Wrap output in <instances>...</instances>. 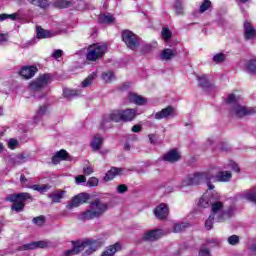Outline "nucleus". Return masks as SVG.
<instances>
[{"label":"nucleus","mask_w":256,"mask_h":256,"mask_svg":"<svg viewBox=\"0 0 256 256\" xmlns=\"http://www.w3.org/2000/svg\"><path fill=\"white\" fill-rule=\"evenodd\" d=\"M247 69L250 73H256V60H250L247 64Z\"/></svg>","instance_id":"obj_46"},{"label":"nucleus","mask_w":256,"mask_h":256,"mask_svg":"<svg viewBox=\"0 0 256 256\" xmlns=\"http://www.w3.org/2000/svg\"><path fill=\"white\" fill-rule=\"evenodd\" d=\"M53 81V76L51 74H40L35 80L30 83V89L32 91H41L45 89L47 85Z\"/></svg>","instance_id":"obj_9"},{"label":"nucleus","mask_w":256,"mask_h":256,"mask_svg":"<svg viewBox=\"0 0 256 256\" xmlns=\"http://www.w3.org/2000/svg\"><path fill=\"white\" fill-rule=\"evenodd\" d=\"M48 111L47 105L40 106L36 115L34 116V123H39V121H41V119L47 115Z\"/></svg>","instance_id":"obj_32"},{"label":"nucleus","mask_w":256,"mask_h":256,"mask_svg":"<svg viewBox=\"0 0 256 256\" xmlns=\"http://www.w3.org/2000/svg\"><path fill=\"white\" fill-rule=\"evenodd\" d=\"M45 247H49V242L47 241H36L24 244L20 247V251H29L33 249H45Z\"/></svg>","instance_id":"obj_16"},{"label":"nucleus","mask_w":256,"mask_h":256,"mask_svg":"<svg viewBox=\"0 0 256 256\" xmlns=\"http://www.w3.org/2000/svg\"><path fill=\"white\" fill-rule=\"evenodd\" d=\"M72 249L66 250L64 252V256H73V255H79V253H81V251H83V245L79 243V241L77 242H72Z\"/></svg>","instance_id":"obj_28"},{"label":"nucleus","mask_w":256,"mask_h":256,"mask_svg":"<svg viewBox=\"0 0 256 256\" xmlns=\"http://www.w3.org/2000/svg\"><path fill=\"white\" fill-rule=\"evenodd\" d=\"M99 185V179L97 177H90L86 183L87 187H97Z\"/></svg>","instance_id":"obj_44"},{"label":"nucleus","mask_w":256,"mask_h":256,"mask_svg":"<svg viewBox=\"0 0 256 256\" xmlns=\"http://www.w3.org/2000/svg\"><path fill=\"white\" fill-rule=\"evenodd\" d=\"M223 169H232V171H235V173H239L241 171L237 163L233 162V160H229L224 168L214 166L210 169L212 172L218 171L216 175L213 174L211 181H218V183H229L233 177V174H231L229 171H223Z\"/></svg>","instance_id":"obj_6"},{"label":"nucleus","mask_w":256,"mask_h":256,"mask_svg":"<svg viewBox=\"0 0 256 256\" xmlns=\"http://www.w3.org/2000/svg\"><path fill=\"white\" fill-rule=\"evenodd\" d=\"M174 9L176 11V15H183V1L176 0L174 4Z\"/></svg>","instance_id":"obj_39"},{"label":"nucleus","mask_w":256,"mask_h":256,"mask_svg":"<svg viewBox=\"0 0 256 256\" xmlns=\"http://www.w3.org/2000/svg\"><path fill=\"white\" fill-rule=\"evenodd\" d=\"M38 71H39V68H37V66H34V65L23 66L19 71V75L23 79H33V77H35Z\"/></svg>","instance_id":"obj_13"},{"label":"nucleus","mask_w":256,"mask_h":256,"mask_svg":"<svg viewBox=\"0 0 256 256\" xmlns=\"http://www.w3.org/2000/svg\"><path fill=\"white\" fill-rule=\"evenodd\" d=\"M76 184L81 185V183H85L87 181V178L84 175H79L75 178Z\"/></svg>","instance_id":"obj_52"},{"label":"nucleus","mask_w":256,"mask_h":256,"mask_svg":"<svg viewBox=\"0 0 256 256\" xmlns=\"http://www.w3.org/2000/svg\"><path fill=\"white\" fill-rule=\"evenodd\" d=\"M20 182L22 183V185H25V183L27 182V178H25V175H21L20 176Z\"/></svg>","instance_id":"obj_62"},{"label":"nucleus","mask_w":256,"mask_h":256,"mask_svg":"<svg viewBox=\"0 0 256 256\" xmlns=\"http://www.w3.org/2000/svg\"><path fill=\"white\" fill-rule=\"evenodd\" d=\"M199 87L203 89L206 93H211L213 89H215V86L212 85L211 81H209V76L207 75H201L197 77Z\"/></svg>","instance_id":"obj_15"},{"label":"nucleus","mask_w":256,"mask_h":256,"mask_svg":"<svg viewBox=\"0 0 256 256\" xmlns=\"http://www.w3.org/2000/svg\"><path fill=\"white\" fill-rule=\"evenodd\" d=\"M63 95L66 99H73V97H77V95H79V92H77V90L65 88L63 90Z\"/></svg>","instance_id":"obj_37"},{"label":"nucleus","mask_w":256,"mask_h":256,"mask_svg":"<svg viewBox=\"0 0 256 256\" xmlns=\"http://www.w3.org/2000/svg\"><path fill=\"white\" fill-rule=\"evenodd\" d=\"M7 19H10V21H21V19H23V15H21V10H18L16 13L13 14H0V23H3V21H7Z\"/></svg>","instance_id":"obj_23"},{"label":"nucleus","mask_w":256,"mask_h":256,"mask_svg":"<svg viewBox=\"0 0 256 256\" xmlns=\"http://www.w3.org/2000/svg\"><path fill=\"white\" fill-rule=\"evenodd\" d=\"M226 103L229 106V113L231 117H235L236 119H241V117L253 115L255 113V109L241 106L235 94H229L226 99Z\"/></svg>","instance_id":"obj_4"},{"label":"nucleus","mask_w":256,"mask_h":256,"mask_svg":"<svg viewBox=\"0 0 256 256\" xmlns=\"http://www.w3.org/2000/svg\"><path fill=\"white\" fill-rule=\"evenodd\" d=\"M187 227H189V223L187 222L176 223L173 227V233H181V231H185Z\"/></svg>","instance_id":"obj_35"},{"label":"nucleus","mask_w":256,"mask_h":256,"mask_svg":"<svg viewBox=\"0 0 256 256\" xmlns=\"http://www.w3.org/2000/svg\"><path fill=\"white\" fill-rule=\"evenodd\" d=\"M213 223H217V220H215L214 216L210 214L209 218L205 222L207 231H211V229H213Z\"/></svg>","instance_id":"obj_41"},{"label":"nucleus","mask_w":256,"mask_h":256,"mask_svg":"<svg viewBox=\"0 0 256 256\" xmlns=\"http://www.w3.org/2000/svg\"><path fill=\"white\" fill-rule=\"evenodd\" d=\"M90 195L88 193H80L76 196H74L70 202L66 205V208L71 210L75 209V207H79L80 205H83L86 201H89Z\"/></svg>","instance_id":"obj_12"},{"label":"nucleus","mask_w":256,"mask_h":256,"mask_svg":"<svg viewBox=\"0 0 256 256\" xmlns=\"http://www.w3.org/2000/svg\"><path fill=\"white\" fill-rule=\"evenodd\" d=\"M218 149L220 151H228L229 150V144H227V143L218 144Z\"/></svg>","instance_id":"obj_57"},{"label":"nucleus","mask_w":256,"mask_h":256,"mask_svg":"<svg viewBox=\"0 0 256 256\" xmlns=\"http://www.w3.org/2000/svg\"><path fill=\"white\" fill-rule=\"evenodd\" d=\"M128 101H130V103H135V105H145V103H147V98L135 92H129Z\"/></svg>","instance_id":"obj_22"},{"label":"nucleus","mask_w":256,"mask_h":256,"mask_svg":"<svg viewBox=\"0 0 256 256\" xmlns=\"http://www.w3.org/2000/svg\"><path fill=\"white\" fill-rule=\"evenodd\" d=\"M52 163H53V165H59V163H61V158H59V156L57 154H55L52 157Z\"/></svg>","instance_id":"obj_58"},{"label":"nucleus","mask_w":256,"mask_h":256,"mask_svg":"<svg viewBox=\"0 0 256 256\" xmlns=\"http://www.w3.org/2000/svg\"><path fill=\"white\" fill-rule=\"evenodd\" d=\"M105 53H107V44L96 43L88 47L86 59L88 61H97L98 59L103 58Z\"/></svg>","instance_id":"obj_8"},{"label":"nucleus","mask_w":256,"mask_h":256,"mask_svg":"<svg viewBox=\"0 0 256 256\" xmlns=\"http://www.w3.org/2000/svg\"><path fill=\"white\" fill-rule=\"evenodd\" d=\"M228 243L229 245H238L239 243V236L232 235L228 237Z\"/></svg>","instance_id":"obj_47"},{"label":"nucleus","mask_w":256,"mask_h":256,"mask_svg":"<svg viewBox=\"0 0 256 256\" xmlns=\"http://www.w3.org/2000/svg\"><path fill=\"white\" fill-rule=\"evenodd\" d=\"M176 55L177 50L166 48L160 53L159 59L160 61H171Z\"/></svg>","instance_id":"obj_25"},{"label":"nucleus","mask_w":256,"mask_h":256,"mask_svg":"<svg viewBox=\"0 0 256 256\" xmlns=\"http://www.w3.org/2000/svg\"><path fill=\"white\" fill-rule=\"evenodd\" d=\"M154 215L157 219H167L169 215V206L165 203H161L154 209Z\"/></svg>","instance_id":"obj_17"},{"label":"nucleus","mask_w":256,"mask_h":256,"mask_svg":"<svg viewBox=\"0 0 256 256\" xmlns=\"http://www.w3.org/2000/svg\"><path fill=\"white\" fill-rule=\"evenodd\" d=\"M211 179H213V172L211 170H207L205 172H195L194 174H188L182 180V187H191L193 185H201V183H206L208 189L213 191L215 186L211 183Z\"/></svg>","instance_id":"obj_3"},{"label":"nucleus","mask_w":256,"mask_h":256,"mask_svg":"<svg viewBox=\"0 0 256 256\" xmlns=\"http://www.w3.org/2000/svg\"><path fill=\"white\" fill-rule=\"evenodd\" d=\"M117 175H123V169L113 167L105 174L104 181H113Z\"/></svg>","instance_id":"obj_27"},{"label":"nucleus","mask_w":256,"mask_h":256,"mask_svg":"<svg viewBox=\"0 0 256 256\" xmlns=\"http://www.w3.org/2000/svg\"><path fill=\"white\" fill-rule=\"evenodd\" d=\"M113 21H115V17H113V15L109 13L102 14L98 17L99 23L109 24V23H113Z\"/></svg>","instance_id":"obj_33"},{"label":"nucleus","mask_w":256,"mask_h":256,"mask_svg":"<svg viewBox=\"0 0 256 256\" xmlns=\"http://www.w3.org/2000/svg\"><path fill=\"white\" fill-rule=\"evenodd\" d=\"M30 188H32L33 191H38L39 193H47V191H49V189H51V185H49V184H44V185L35 184V185H32Z\"/></svg>","instance_id":"obj_34"},{"label":"nucleus","mask_w":256,"mask_h":256,"mask_svg":"<svg viewBox=\"0 0 256 256\" xmlns=\"http://www.w3.org/2000/svg\"><path fill=\"white\" fill-rule=\"evenodd\" d=\"M137 117V110L126 109V110H114L110 114L104 115L101 127L102 129H109L111 127V121L119 123L121 121H133Z\"/></svg>","instance_id":"obj_1"},{"label":"nucleus","mask_w":256,"mask_h":256,"mask_svg":"<svg viewBox=\"0 0 256 256\" xmlns=\"http://www.w3.org/2000/svg\"><path fill=\"white\" fill-rule=\"evenodd\" d=\"M93 171H94L93 167H91V166H86L83 169L84 175H91V174H93Z\"/></svg>","instance_id":"obj_56"},{"label":"nucleus","mask_w":256,"mask_h":256,"mask_svg":"<svg viewBox=\"0 0 256 256\" xmlns=\"http://www.w3.org/2000/svg\"><path fill=\"white\" fill-rule=\"evenodd\" d=\"M161 35L164 41H169V39H171V30H169V28H163Z\"/></svg>","instance_id":"obj_45"},{"label":"nucleus","mask_w":256,"mask_h":256,"mask_svg":"<svg viewBox=\"0 0 256 256\" xmlns=\"http://www.w3.org/2000/svg\"><path fill=\"white\" fill-rule=\"evenodd\" d=\"M7 34L0 33V43H7Z\"/></svg>","instance_id":"obj_61"},{"label":"nucleus","mask_w":256,"mask_h":256,"mask_svg":"<svg viewBox=\"0 0 256 256\" xmlns=\"http://www.w3.org/2000/svg\"><path fill=\"white\" fill-rule=\"evenodd\" d=\"M6 201H9V203H14L11 207L12 211L21 213V211L25 209V201H33V196L27 192L9 194L6 196Z\"/></svg>","instance_id":"obj_7"},{"label":"nucleus","mask_w":256,"mask_h":256,"mask_svg":"<svg viewBox=\"0 0 256 256\" xmlns=\"http://www.w3.org/2000/svg\"><path fill=\"white\" fill-rule=\"evenodd\" d=\"M117 251H121V243L116 242L113 245L106 247L101 256H115Z\"/></svg>","instance_id":"obj_26"},{"label":"nucleus","mask_w":256,"mask_h":256,"mask_svg":"<svg viewBox=\"0 0 256 256\" xmlns=\"http://www.w3.org/2000/svg\"><path fill=\"white\" fill-rule=\"evenodd\" d=\"M59 5H60V7H62L63 9H65V8L69 7L70 3H69V1L60 0V1H59Z\"/></svg>","instance_id":"obj_60"},{"label":"nucleus","mask_w":256,"mask_h":256,"mask_svg":"<svg viewBox=\"0 0 256 256\" xmlns=\"http://www.w3.org/2000/svg\"><path fill=\"white\" fill-rule=\"evenodd\" d=\"M52 57L53 59H61V57H63V50L61 49L54 50L52 53Z\"/></svg>","instance_id":"obj_50"},{"label":"nucleus","mask_w":256,"mask_h":256,"mask_svg":"<svg viewBox=\"0 0 256 256\" xmlns=\"http://www.w3.org/2000/svg\"><path fill=\"white\" fill-rule=\"evenodd\" d=\"M95 77H97V73L93 72L90 74L82 83V87H91L93 81H95Z\"/></svg>","instance_id":"obj_36"},{"label":"nucleus","mask_w":256,"mask_h":256,"mask_svg":"<svg viewBox=\"0 0 256 256\" xmlns=\"http://www.w3.org/2000/svg\"><path fill=\"white\" fill-rule=\"evenodd\" d=\"M236 2L239 5L242 13H245V8L243 7V5H245L247 2H249V0H236Z\"/></svg>","instance_id":"obj_53"},{"label":"nucleus","mask_w":256,"mask_h":256,"mask_svg":"<svg viewBox=\"0 0 256 256\" xmlns=\"http://www.w3.org/2000/svg\"><path fill=\"white\" fill-rule=\"evenodd\" d=\"M141 129H142L141 125L136 124V125H134V126L132 127V132H133V133H141Z\"/></svg>","instance_id":"obj_59"},{"label":"nucleus","mask_w":256,"mask_h":256,"mask_svg":"<svg viewBox=\"0 0 256 256\" xmlns=\"http://www.w3.org/2000/svg\"><path fill=\"white\" fill-rule=\"evenodd\" d=\"M212 59L214 63H223V61H225L226 59V56L223 52H219L215 54Z\"/></svg>","instance_id":"obj_43"},{"label":"nucleus","mask_w":256,"mask_h":256,"mask_svg":"<svg viewBox=\"0 0 256 256\" xmlns=\"http://www.w3.org/2000/svg\"><path fill=\"white\" fill-rule=\"evenodd\" d=\"M102 79L105 83H111L115 81V74L112 71H107L102 74Z\"/></svg>","instance_id":"obj_38"},{"label":"nucleus","mask_w":256,"mask_h":256,"mask_svg":"<svg viewBox=\"0 0 256 256\" xmlns=\"http://www.w3.org/2000/svg\"><path fill=\"white\" fill-rule=\"evenodd\" d=\"M56 155L59 157L60 161H65L67 159L68 153L64 149H62L56 152Z\"/></svg>","instance_id":"obj_48"},{"label":"nucleus","mask_w":256,"mask_h":256,"mask_svg":"<svg viewBox=\"0 0 256 256\" xmlns=\"http://www.w3.org/2000/svg\"><path fill=\"white\" fill-rule=\"evenodd\" d=\"M215 200V196L206 192L199 199L198 207H202L203 209H207V207H211L213 205V201Z\"/></svg>","instance_id":"obj_18"},{"label":"nucleus","mask_w":256,"mask_h":256,"mask_svg":"<svg viewBox=\"0 0 256 256\" xmlns=\"http://www.w3.org/2000/svg\"><path fill=\"white\" fill-rule=\"evenodd\" d=\"M3 149H4L3 143L0 142V153H3Z\"/></svg>","instance_id":"obj_64"},{"label":"nucleus","mask_w":256,"mask_h":256,"mask_svg":"<svg viewBox=\"0 0 256 256\" xmlns=\"http://www.w3.org/2000/svg\"><path fill=\"white\" fill-rule=\"evenodd\" d=\"M80 245H82V251H85V255H91L92 253H95L97 249L103 245L102 240H85V241H78Z\"/></svg>","instance_id":"obj_11"},{"label":"nucleus","mask_w":256,"mask_h":256,"mask_svg":"<svg viewBox=\"0 0 256 256\" xmlns=\"http://www.w3.org/2000/svg\"><path fill=\"white\" fill-rule=\"evenodd\" d=\"M127 185H125V184H120V185H118L117 186V188H116V191H117V193H119V194H123V193H127Z\"/></svg>","instance_id":"obj_51"},{"label":"nucleus","mask_w":256,"mask_h":256,"mask_svg":"<svg viewBox=\"0 0 256 256\" xmlns=\"http://www.w3.org/2000/svg\"><path fill=\"white\" fill-rule=\"evenodd\" d=\"M148 138L152 145H157V136L155 134H149Z\"/></svg>","instance_id":"obj_55"},{"label":"nucleus","mask_w":256,"mask_h":256,"mask_svg":"<svg viewBox=\"0 0 256 256\" xmlns=\"http://www.w3.org/2000/svg\"><path fill=\"white\" fill-rule=\"evenodd\" d=\"M124 149H126V151H129V149H131V147L129 146V143H126L124 145Z\"/></svg>","instance_id":"obj_63"},{"label":"nucleus","mask_w":256,"mask_h":256,"mask_svg":"<svg viewBox=\"0 0 256 256\" xmlns=\"http://www.w3.org/2000/svg\"><path fill=\"white\" fill-rule=\"evenodd\" d=\"M163 159L169 163H175L181 159V154H179L177 150L173 149L164 154Z\"/></svg>","instance_id":"obj_24"},{"label":"nucleus","mask_w":256,"mask_h":256,"mask_svg":"<svg viewBox=\"0 0 256 256\" xmlns=\"http://www.w3.org/2000/svg\"><path fill=\"white\" fill-rule=\"evenodd\" d=\"M199 256H211V252L207 248H202L199 251Z\"/></svg>","instance_id":"obj_54"},{"label":"nucleus","mask_w":256,"mask_h":256,"mask_svg":"<svg viewBox=\"0 0 256 256\" xmlns=\"http://www.w3.org/2000/svg\"><path fill=\"white\" fill-rule=\"evenodd\" d=\"M209 9H211V2L209 0H203L199 8V13H205Z\"/></svg>","instance_id":"obj_40"},{"label":"nucleus","mask_w":256,"mask_h":256,"mask_svg":"<svg viewBox=\"0 0 256 256\" xmlns=\"http://www.w3.org/2000/svg\"><path fill=\"white\" fill-rule=\"evenodd\" d=\"M107 209H109V205L101 201V199L96 198L94 201L90 202L88 209L78 215V219L80 221H92L93 219H99V217L103 216L107 212Z\"/></svg>","instance_id":"obj_2"},{"label":"nucleus","mask_w":256,"mask_h":256,"mask_svg":"<svg viewBox=\"0 0 256 256\" xmlns=\"http://www.w3.org/2000/svg\"><path fill=\"white\" fill-rule=\"evenodd\" d=\"M17 145H19V141H17V139H15V138H12L8 141L9 149H15L17 147Z\"/></svg>","instance_id":"obj_49"},{"label":"nucleus","mask_w":256,"mask_h":256,"mask_svg":"<svg viewBox=\"0 0 256 256\" xmlns=\"http://www.w3.org/2000/svg\"><path fill=\"white\" fill-rule=\"evenodd\" d=\"M122 41L132 51L139 47V38L131 30H124L122 32Z\"/></svg>","instance_id":"obj_10"},{"label":"nucleus","mask_w":256,"mask_h":256,"mask_svg":"<svg viewBox=\"0 0 256 256\" xmlns=\"http://www.w3.org/2000/svg\"><path fill=\"white\" fill-rule=\"evenodd\" d=\"M160 237H163V230L156 229L147 231L144 234L143 239L144 241H157V239H160Z\"/></svg>","instance_id":"obj_20"},{"label":"nucleus","mask_w":256,"mask_h":256,"mask_svg":"<svg viewBox=\"0 0 256 256\" xmlns=\"http://www.w3.org/2000/svg\"><path fill=\"white\" fill-rule=\"evenodd\" d=\"M56 35H59V31H51L41 26H36L37 39H50V37H56Z\"/></svg>","instance_id":"obj_14"},{"label":"nucleus","mask_w":256,"mask_h":256,"mask_svg":"<svg viewBox=\"0 0 256 256\" xmlns=\"http://www.w3.org/2000/svg\"><path fill=\"white\" fill-rule=\"evenodd\" d=\"M66 194L67 191L65 190H56L55 192L48 194V197L53 201V203H61V199H63Z\"/></svg>","instance_id":"obj_29"},{"label":"nucleus","mask_w":256,"mask_h":256,"mask_svg":"<svg viewBox=\"0 0 256 256\" xmlns=\"http://www.w3.org/2000/svg\"><path fill=\"white\" fill-rule=\"evenodd\" d=\"M235 207L230 206L225 208L223 202L219 201V196H215L214 201L211 205V214L215 218L216 223H223L225 219L233 216Z\"/></svg>","instance_id":"obj_5"},{"label":"nucleus","mask_w":256,"mask_h":256,"mask_svg":"<svg viewBox=\"0 0 256 256\" xmlns=\"http://www.w3.org/2000/svg\"><path fill=\"white\" fill-rule=\"evenodd\" d=\"M27 161H29V154L22 153L11 156L9 163H11L12 165H23V163H27Z\"/></svg>","instance_id":"obj_21"},{"label":"nucleus","mask_w":256,"mask_h":256,"mask_svg":"<svg viewBox=\"0 0 256 256\" xmlns=\"http://www.w3.org/2000/svg\"><path fill=\"white\" fill-rule=\"evenodd\" d=\"M173 115H175V108H173L172 106H168L161 111L156 112L154 114V118L159 121L161 119H167V117H173Z\"/></svg>","instance_id":"obj_19"},{"label":"nucleus","mask_w":256,"mask_h":256,"mask_svg":"<svg viewBox=\"0 0 256 256\" xmlns=\"http://www.w3.org/2000/svg\"><path fill=\"white\" fill-rule=\"evenodd\" d=\"M103 145V138L101 135L97 134L92 138L91 147L93 151H99Z\"/></svg>","instance_id":"obj_31"},{"label":"nucleus","mask_w":256,"mask_h":256,"mask_svg":"<svg viewBox=\"0 0 256 256\" xmlns=\"http://www.w3.org/2000/svg\"><path fill=\"white\" fill-rule=\"evenodd\" d=\"M32 223L38 227H43L45 225V216H37L33 218Z\"/></svg>","instance_id":"obj_42"},{"label":"nucleus","mask_w":256,"mask_h":256,"mask_svg":"<svg viewBox=\"0 0 256 256\" xmlns=\"http://www.w3.org/2000/svg\"><path fill=\"white\" fill-rule=\"evenodd\" d=\"M244 37L247 41L255 37V28H253L249 22L244 23Z\"/></svg>","instance_id":"obj_30"}]
</instances>
